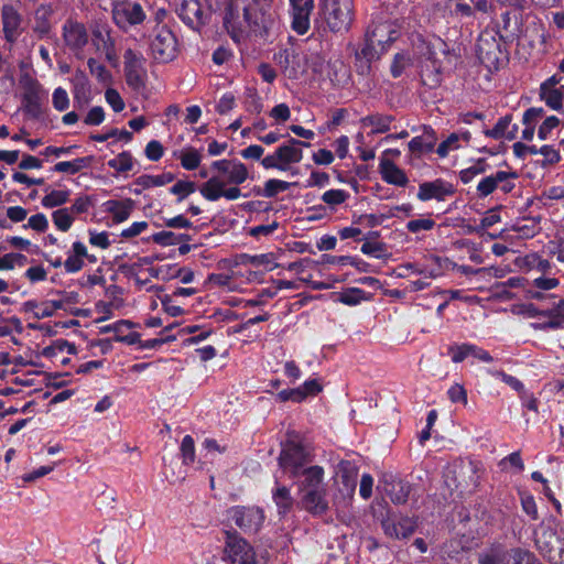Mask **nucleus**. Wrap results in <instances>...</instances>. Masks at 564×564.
<instances>
[{
  "mask_svg": "<svg viewBox=\"0 0 564 564\" xmlns=\"http://www.w3.org/2000/svg\"><path fill=\"white\" fill-rule=\"evenodd\" d=\"M506 564H542L535 554L527 549L512 547Z\"/></svg>",
  "mask_w": 564,
  "mask_h": 564,
  "instance_id": "43",
  "label": "nucleus"
},
{
  "mask_svg": "<svg viewBox=\"0 0 564 564\" xmlns=\"http://www.w3.org/2000/svg\"><path fill=\"white\" fill-rule=\"evenodd\" d=\"M224 187L225 183L219 177L213 176L199 187V192L205 199L216 202L221 197Z\"/></svg>",
  "mask_w": 564,
  "mask_h": 564,
  "instance_id": "41",
  "label": "nucleus"
},
{
  "mask_svg": "<svg viewBox=\"0 0 564 564\" xmlns=\"http://www.w3.org/2000/svg\"><path fill=\"white\" fill-rule=\"evenodd\" d=\"M325 470L319 465L307 466L299 473L297 487L300 492L325 488Z\"/></svg>",
  "mask_w": 564,
  "mask_h": 564,
  "instance_id": "26",
  "label": "nucleus"
},
{
  "mask_svg": "<svg viewBox=\"0 0 564 564\" xmlns=\"http://www.w3.org/2000/svg\"><path fill=\"white\" fill-rule=\"evenodd\" d=\"M455 194V187L452 183L443 178H436L431 182L421 183L416 197L421 202L436 199L438 202L445 200L446 197Z\"/></svg>",
  "mask_w": 564,
  "mask_h": 564,
  "instance_id": "18",
  "label": "nucleus"
},
{
  "mask_svg": "<svg viewBox=\"0 0 564 564\" xmlns=\"http://www.w3.org/2000/svg\"><path fill=\"white\" fill-rule=\"evenodd\" d=\"M147 14L139 2L121 1L112 8L113 23L122 31L142 24Z\"/></svg>",
  "mask_w": 564,
  "mask_h": 564,
  "instance_id": "13",
  "label": "nucleus"
},
{
  "mask_svg": "<svg viewBox=\"0 0 564 564\" xmlns=\"http://www.w3.org/2000/svg\"><path fill=\"white\" fill-rule=\"evenodd\" d=\"M245 109L250 113L259 115L263 110L261 97L253 88H248L245 93Z\"/></svg>",
  "mask_w": 564,
  "mask_h": 564,
  "instance_id": "54",
  "label": "nucleus"
},
{
  "mask_svg": "<svg viewBox=\"0 0 564 564\" xmlns=\"http://www.w3.org/2000/svg\"><path fill=\"white\" fill-rule=\"evenodd\" d=\"M301 505L313 517L325 514L329 510L326 487L302 492Z\"/></svg>",
  "mask_w": 564,
  "mask_h": 564,
  "instance_id": "22",
  "label": "nucleus"
},
{
  "mask_svg": "<svg viewBox=\"0 0 564 564\" xmlns=\"http://www.w3.org/2000/svg\"><path fill=\"white\" fill-rule=\"evenodd\" d=\"M1 22L4 40L8 43H14L21 33V13L12 4H3L1 8Z\"/></svg>",
  "mask_w": 564,
  "mask_h": 564,
  "instance_id": "23",
  "label": "nucleus"
},
{
  "mask_svg": "<svg viewBox=\"0 0 564 564\" xmlns=\"http://www.w3.org/2000/svg\"><path fill=\"white\" fill-rule=\"evenodd\" d=\"M224 534V562L228 564H258L254 547L237 530H225Z\"/></svg>",
  "mask_w": 564,
  "mask_h": 564,
  "instance_id": "8",
  "label": "nucleus"
},
{
  "mask_svg": "<svg viewBox=\"0 0 564 564\" xmlns=\"http://www.w3.org/2000/svg\"><path fill=\"white\" fill-rule=\"evenodd\" d=\"M509 550L501 544H494L478 554V564H506Z\"/></svg>",
  "mask_w": 564,
  "mask_h": 564,
  "instance_id": "37",
  "label": "nucleus"
},
{
  "mask_svg": "<svg viewBox=\"0 0 564 564\" xmlns=\"http://www.w3.org/2000/svg\"><path fill=\"white\" fill-rule=\"evenodd\" d=\"M340 479V491L347 494L348 497H352L357 487V470L344 468L339 474Z\"/></svg>",
  "mask_w": 564,
  "mask_h": 564,
  "instance_id": "47",
  "label": "nucleus"
},
{
  "mask_svg": "<svg viewBox=\"0 0 564 564\" xmlns=\"http://www.w3.org/2000/svg\"><path fill=\"white\" fill-rule=\"evenodd\" d=\"M94 162L93 155L76 158L72 161H61L53 166V171L57 173L77 174L84 169L91 166Z\"/></svg>",
  "mask_w": 564,
  "mask_h": 564,
  "instance_id": "36",
  "label": "nucleus"
},
{
  "mask_svg": "<svg viewBox=\"0 0 564 564\" xmlns=\"http://www.w3.org/2000/svg\"><path fill=\"white\" fill-rule=\"evenodd\" d=\"M444 66L443 62L437 58L433 47L427 46L425 58L421 64L420 77L423 86L435 89L443 82Z\"/></svg>",
  "mask_w": 564,
  "mask_h": 564,
  "instance_id": "16",
  "label": "nucleus"
},
{
  "mask_svg": "<svg viewBox=\"0 0 564 564\" xmlns=\"http://www.w3.org/2000/svg\"><path fill=\"white\" fill-rule=\"evenodd\" d=\"M360 251L376 259H382L387 252V246L384 242L367 240L362 243Z\"/></svg>",
  "mask_w": 564,
  "mask_h": 564,
  "instance_id": "58",
  "label": "nucleus"
},
{
  "mask_svg": "<svg viewBox=\"0 0 564 564\" xmlns=\"http://www.w3.org/2000/svg\"><path fill=\"white\" fill-rule=\"evenodd\" d=\"M517 172L497 171L495 174L484 177L477 185V195L484 198L492 194L500 183L509 178H517Z\"/></svg>",
  "mask_w": 564,
  "mask_h": 564,
  "instance_id": "30",
  "label": "nucleus"
},
{
  "mask_svg": "<svg viewBox=\"0 0 564 564\" xmlns=\"http://www.w3.org/2000/svg\"><path fill=\"white\" fill-rule=\"evenodd\" d=\"M197 189L196 183L193 181L178 180L174 185L169 188V192L177 196V203L183 202L191 194Z\"/></svg>",
  "mask_w": 564,
  "mask_h": 564,
  "instance_id": "48",
  "label": "nucleus"
},
{
  "mask_svg": "<svg viewBox=\"0 0 564 564\" xmlns=\"http://www.w3.org/2000/svg\"><path fill=\"white\" fill-rule=\"evenodd\" d=\"M272 500L275 503L278 514L281 518H284L293 509L294 499L291 495L290 488L279 485L278 481H275V487L272 489Z\"/></svg>",
  "mask_w": 564,
  "mask_h": 564,
  "instance_id": "32",
  "label": "nucleus"
},
{
  "mask_svg": "<svg viewBox=\"0 0 564 564\" xmlns=\"http://www.w3.org/2000/svg\"><path fill=\"white\" fill-rule=\"evenodd\" d=\"M319 10L328 29L346 32L354 21V0H319Z\"/></svg>",
  "mask_w": 564,
  "mask_h": 564,
  "instance_id": "5",
  "label": "nucleus"
},
{
  "mask_svg": "<svg viewBox=\"0 0 564 564\" xmlns=\"http://www.w3.org/2000/svg\"><path fill=\"white\" fill-rule=\"evenodd\" d=\"M108 166L118 173H126L133 167V156L129 151H122L116 158L108 161Z\"/></svg>",
  "mask_w": 564,
  "mask_h": 564,
  "instance_id": "49",
  "label": "nucleus"
},
{
  "mask_svg": "<svg viewBox=\"0 0 564 564\" xmlns=\"http://www.w3.org/2000/svg\"><path fill=\"white\" fill-rule=\"evenodd\" d=\"M175 12L180 20L193 31L199 32L209 22L199 0H175Z\"/></svg>",
  "mask_w": 564,
  "mask_h": 564,
  "instance_id": "14",
  "label": "nucleus"
},
{
  "mask_svg": "<svg viewBox=\"0 0 564 564\" xmlns=\"http://www.w3.org/2000/svg\"><path fill=\"white\" fill-rule=\"evenodd\" d=\"M180 453L182 463L185 466H191L195 463V442L191 435H185L181 442Z\"/></svg>",
  "mask_w": 564,
  "mask_h": 564,
  "instance_id": "50",
  "label": "nucleus"
},
{
  "mask_svg": "<svg viewBox=\"0 0 564 564\" xmlns=\"http://www.w3.org/2000/svg\"><path fill=\"white\" fill-rule=\"evenodd\" d=\"M145 58L142 53L127 48L123 53V72L127 85L135 93L142 94L147 88Z\"/></svg>",
  "mask_w": 564,
  "mask_h": 564,
  "instance_id": "10",
  "label": "nucleus"
},
{
  "mask_svg": "<svg viewBox=\"0 0 564 564\" xmlns=\"http://www.w3.org/2000/svg\"><path fill=\"white\" fill-rule=\"evenodd\" d=\"M335 295H337L336 302L347 306L359 305L362 301L369 299L366 291L359 288H348L340 293H335Z\"/></svg>",
  "mask_w": 564,
  "mask_h": 564,
  "instance_id": "39",
  "label": "nucleus"
},
{
  "mask_svg": "<svg viewBox=\"0 0 564 564\" xmlns=\"http://www.w3.org/2000/svg\"><path fill=\"white\" fill-rule=\"evenodd\" d=\"M154 37L150 43V50L153 58L159 63L172 62L177 56V39L166 25H162L154 31Z\"/></svg>",
  "mask_w": 564,
  "mask_h": 564,
  "instance_id": "11",
  "label": "nucleus"
},
{
  "mask_svg": "<svg viewBox=\"0 0 564 564\" xmlns=\"http://www.w3.org/2000/svg\"><path fill=\"white\" fill-rule=\"evenodd\" d=\"M294 185H297V183H290L278 178H270L264 183L263 189L258 188L256 189V193L257 195H261L267 198H272L275 197L280 192H284Z\"/></svg>",
  "mask_w": 564,
  "mask_h": 564,
  "instance_id": "42",
  "label": "nucleus"
},
{
  "mask_svg": "<svg viewBox=\"0 0 564 564\" xmlns=\"http://www.w3.org/2000/svg\"><path fill=\"white\" fill-rule=\"evenodd\" d=\"M311 147L310 142L290 137L288 142L281 144L272 154H268L261 160V165L265 170L275 169L285 172L291 164L300 163L303 159L302 148Z\"/></svg>",
  "mask_w": 564,
  "mask_h": 564,
  "instance_id": "6",
  "label": "nucleus"
},
{
  "mask_svg": "<svg viewBox=\"0 0 564 564\" xmlns=\"http://www.w3.org/2000/svg\"><path fill=\"white\" fill-rule=\"evenodd\" d=\"M453 6L451 9L452 17L459 19H475L476 13L488 14L492 10V4L489 0H448Z\"/></svg>",
  "mask_w": 564,
  "mask_h": 564,
  "instance_id": "21",
  "label": "nucleus"
},
{
  "mask_svg": "<svg viewBox=\"0 0 564 564\" xmlns=\"http://www.w3.org/2000/svg\"><path fill=\"white\" fill-rule=\"evenodd\" d=\"M226 516L245 534L258 533L265 520L264 510L258 506H232L226 510Z\"/></svg>",
  "mask_w": 564,
  "mask_h": 564,
  "instance_id": "9",
  "label": "nucleus"
},
{
  "mask_svg": "<svg viewBox=\"0 0 564 564\" xmlns=\"http://www.w3.org/2000/svg\"><path fill=\"white\" fill-rule=\"evenodd\" d=\"M55 13V8L52 3L40 4L34 12L33 32L39 39L47 37L52 31L51 19Z\"/></svg>",
  "mask_w": 564,
  "mask_h": 564,
  "instance_id": "28",
  "label": "nucleus"
},
{
  "mask_svg": "<svg viewBox=\"0 0 564 564\" xmlns=\"http://www.w3.org/2000/svg\"><path fill=\"white\" fill-rule=\"evenodd\" d=\"M557 520L550 517L534 530V545L551 564H564V530L557 532Z\"/></svg>",
  "mask_w": 564,
  "mask_h": 564,
  "instance_id": "1",
  "label": "nucleus"
},
{
  "mask_svg": "<svg viewBox=\"0 0 564 564\" xmlns=\"http://www.w3.org/2000/svg\"><path fill=\"white\" fill-rule=\"evenodd\" d=\"M102 207L112 216L115 224H121L130 217L134 208V200L132 198L109 199L102 204Z\"/></svg>",
  "mask_w": 564,
  "mask_h": 564,
  "instance_id": "29",
  "label": "nucleus"
},
{
  "mask_svg": "<svg viewBox=\"0 0 564 564\" xmlns=\"http://www.w3.org/2000/svg\"><path fill=\"white\" fill-rule=\"evenodd\" d=\"M274 254L269 253H261V254H241V263L242 264H251L253 267H264L268 271H272L278 267L276 263H274Z\"/></svg>",
  "mask_w": 564,
  "mask_h": 564,
  "instance_id": "44",
  "label": "nucleus"
},
{
  "mask_svg": "<svg viewBox=\"0 0 564 564\" xmlns=\"http://www.w3.org/2000/svg\"><path fill=\"white\" fill-rule=\"evenodd\" d=\"M65 45L72 51H80L88 43V33L84 23L67 19L62 28Z\"/></svg>",
  "mask_w": 564,
  "mask_h": 564,
  "instance_id": "19",
  "label": "nucleus"
},
{
  "mask_svg": "<svg viewBox=\"0 0 564 564\" xmlns=\"http://www.w3.org/2000/svg\"><path fill=\"white\" fill-rule=\"evenodd\" d=\"M501 220L500 215L497 213V209H490L485 217L481 218L479 226L475 228H469L468 232H476L478 235H482L487 228L492 227Z\"/></svg>",
  "mask_w": 564,
  "mask_h": 564,
  "instance_id": "59",
  "label": "nucleus"
},
{
  "mask_svg": "<svg viewBox=\"0 0 564 564\" xmlns=\"http://www.w3.org/2000/svg\"><path fill=\"white\" fill-rule=\"evenodd\" d=\"M52 220L59 231L66 232L73 226L74 216L67 207H63L52 213Z\"/></svg>",
  "mask_w": 564,
  "mask_h": 564,
  "instance_id": "46",
  "label": "nucleus"
},
{
  "mask_svg": "<svg viewBox=\"0 0 564 564\" xmlns=\"http://www.w3.org/2000/svg\"><path fill=\"white\" fill-rule=\"evenodd\" d=\"M540 97L552 110H562L564 95L560 89L540 90Z\"/></svg>",
  "mask_w": 564,
  "mask_h": 564,
  "instance_id": "53",
  "label": "nucleus"
},
{
  "mask_svg": "<svg viewBox=\"0 0 564 564\" xmlns=\"http://www.w3.org/2000/svg\"><path fill=\"white\" fill-rule=\"evenodd\" d=\"M379 173L387 184L405 187L409 183L406 173L388 158L380 159Z\"/></svg>",
  "mask_w": 564,
  "mask_h": 564,
  "instance_id": "27",
  "label": "nucleus"
},
{
  "mask_svg": "<svg viewBox=\"0 0 564 564\" xmlns=\"http://www.w3.org/2000/svg\"><path fill=\"white\" fill-rule=\"evenodd\" d=\"M93 39L96 43H101L106 51L113 50L115 42L111 39L110 31L106 28H96L93 30Z\"/></svg>",
  "mask_w": 564,
  "mask_h": 564,
  "instance_id": "63",
  "label": "nucleus"
},
{
  "mask_svg": "<svg viewBox=\"0 0 564 564\" xmlns=\"http://www.w3.org/2000/svg\"><path fill=\"white\" fill-rule=\"evenodd\" d=\"M52 104L57 111L62 112L68 109L69 98L66 89L63 87L55 88L52 95Z\"/></svg>",
  "mask_w": 564,
  "mask_h": 564,
  "instance_id": "62",
  "label": "nucleus"
},
{
  "mask_svg": "<svg viewBox=\"0 0 564 564\" xmlns=\"http://www.w3.org/2000/svg\"><path fill=\"white\" fill-rule=\"evenodd\" d=\"M471 343H463V344H453L447 348V354L451 357L452 361L455 364L463 362L466 358L469 357Z\"/></svg>",
  "mask_w": 564,
  "mask_h": 564,
  "instance_id": "55",
  "label": "nucleus"
},
{
  "mask_svg": "<svg viewBox=\"0 0 564 564\" xmlns=\"http://www.w3.org/2000/svg\"><path fill=\"white\" fill-rule=\"evenodd\" d=\"M95 197L91 195H80L76 197L70 207H67L73 215L88 213L89 208L95 205Z\"/></svg>",
  "mask_w": 564,
  "mask_h": 564,
  "instance_id": "57",
  "label": "nucleus"
},
{
  "mask_svg": "<svg viewBox=\"0 0 564 564\" xmlns=\"http://www.w3.org/2000/svg\"><path fill=\"white\" fill-rule=\"evenodd\" d=\"M503 39L495 30H485L477 40V56L489 69H499L508 62V51Z\"/></svg>",
  "mask_w": 564,
  "mask_h": 564,
  "instance_id": "3",
  "label": "nucleus"
},
{
  "mask_svg": "<svg viewBox=\"0 0 564 564\" xmlns=\"http://www.w3.org/2000/svg\"><path fill=\"white\" fill-rule=\"evenodd\" d=\"M242 11L245 12L246 28L257 37H269L275 25L271 3L249 1L243 4Z\"/></svg>",
  "mask_w": 564,
  "mask_h": 564,
  "instance_id": "7",
  "label": "nucleus"
},
{
  "mask_svg": "<svg viewBox=\"0 0 564 564\" xmlns=\"http://www.w3.org/2000/svg\"><path fill=\"white\" fill-rule=\"evenodd\" d=\"M231 164L232 167L229 171L228 183L240 185L246 182L249 176L248 169L239 161L231 162Z\"/></svg>",
  "mask_w": 564,
  "mask_h": 564,
  "instance_id": "56",
  "label": "nucleus"
},
{
  "mask_svg": "<svg viewBox=\"0 0 564 564\" xmlns=\"http://www.w3.org/2000/svg\"><path fill=\"white\" fill-rule=\"evenodd\" d=\"M496 32L500 35V39H503V43L512 42L520 32L518 17H516V20L512 23L510 12L501 13L498 30Z\"/></svg>",
  "mask_w": 564,
  "mask_h": 564,
  "instance_id": "38",
  "label": "nucleus"
},
{
  "mask_svg": "<svg viewBox=\"0 0 564 564\" xmlns=\"http://www.w3.org/2000/svg\"><path fill=\"white\" fill-rule=\"evenodd\" d=\"M208 10L219 14L223 26L235 43L245 37L246 20L240 0H206Z\"/></svg>",
  "mask_w": 564,
  "mask_h": 564,
  "instance_id": "2",
  "label": "nucleus"
},
{
  "mask_svg": "<svg viewBox=\"0 0 564 564\" xmlns=\"http://www.w3.org/2000/svg\"><path fill=\"white\" fill-rule=\"evenodd\" d=\"M181 166L187 171L196 170L202 162V155L198 150L195 148H188L184 152H182L181 156Z\"/></svg>",
  "mask_w": 564,
  "mask_h": 564,
  "instance_id": "52",
  "label": "nucleus"
},
{
  "mask_svg": "<svg viewBox=\"0 0 564 564\" xmlns=\"http://www.w3.org/2000/svg\"><path fill=\"white\" fill-rule=\"evenodd\" d=\"M135 326V324L128 319H120L117 321L113 324L105 325L99 328L100 334H108L112 333L115 334V337H118V335H123L126 330L131 329Z\"/></svg>",
  "mask_w": 564,
  "mask_h": 564,
  "instance_id": "61",
  "label": "nucleus"
},
{
  "mask_svg": "<svg viewBox=\"0 0 564 564\" xmlns=\"http://www.w3.org/2000/svg\"><path fill=\"white\" fill-rule=\"evenodd\" d=\"M365 36L368 37L369 42L376 43L378 47L387 52L390 45L398 39V31L384 22L369 25Z\"/></svg>",
  "mask_w": 564,
  "mask_h": 564,
  "instance_id": "25",
  "label": "nucleus"
},
{
  "mask_svg": "<svg viewBox=\"0 0 564 564\" xmlns=\"http://www.w3.org/2000/svg\"><path fill=\"white\" fill-rule=\"evenodd\" d=\"M512 115L508 113L497 121V123L491 129H485L482 132L487 138H491L495 140H500L507 137L508 128L512 122Z\"/></svg>",
  "mask_w": 564,
  "mask_h": 564,
  "instance_id": "45",
  "label": "nucleus"
},
{
  "mask_svg": "<svg viewBox=\"0 0 564 564\" xmlns=\"http://www.w3.org/2000/svg\"><path fill=\"white\" fill-rule=\"evenodd\" d=\"M69 199V191L53 189L42 198V206L54 208L64 205Z\"/></svg>",
  "mask_w": 564,
  "mask_h": 564,
  "instance_id": "51",
  "label": "nucleus"
},
{
  "mask_svg": "<svg viewBox=\"0 0 564 564\" xmlns=\"http://www.w3.org/2000/svg\"><path fill=\"white\" fill-rule=\"evenodd\" d=\"M466 474H470V482L475 484L476 468L473 463H468L467 465L463 463L453 465L447 470L446 478L448 479L449 476L453 475L452 480L455 484V487L466 488L468 486V482L464 478Z\"/></svg>",
  "mask_w": 564,
  "mask_h": 564,
  "instance_id": "35",
  "label": "nucleus"
},
{
  "mask_svg": "<svg viewBox=\"0 0 564 564\" xmlns=\"http://www.w3.org/2000/svg\"><path fill=\"white\" fill-rule=\"evenodd\" d=\"M45 98L46 93L43 90L42 85L36 79H29L23 84V93L21 95L23 113L32 120L41 119L44 113L43 102Z\"/></svg>",
  "mask_w": 564,
  "mask_h": 564,
  "instance_id": "12",
  "label": "nucleus"
},
{
  "mask_svg": "<svg viewBox=\"0 0 564 564\" xmlns=\"http://www.w3.org/2000/svg\"><path fill=\"white\" fill-rule=\"evenodd\" d=\"M380 486L383 492L395 505L405 503L412 489L409 481L403 480L393 474H384L380 479Z\"/></svg>",
  "mask_w": 564,
  "mask_h": 564,
  "instance_id": "17",
  "label": "nucleus"
},
{
  "mask_svg": "<svg viewBox=\"0 0 564 564\" xmlns=\"http://www.w3.org/2000/svg\"><path fill=\"white\" fill-rule=\"evenodd\" d=\"M545 317L547 321L541 323H533L532 327L535 330H550L560 329L564 327V299H561L553 308L545 310Z\"/></svg>",
  "mask_w": 564,
  "mask_h": 564,
  "instance_id": "31",
  "label": "nucleus"
},
{
  "mask_svg": "<svg viewBox=\"0 0 564 564\" xmlns=\"http://www.w3.org/2000/svg\"><path fill=\"white\" fill-rule=\"evenodd\" d=\"M349 196L345 189H328L322 195V200L329 206H337L344 204Z\"/></svg>",
  "mask_w": 564,
  "mask_h": 564,
  "instance_id": "60",
  "label": "nucleus"
},
{
  "mask_svg": "<svg viewBox=\"0 0 564 564\" xmlns=\"http://www.w3.org/2000/svg\"><path fill=\"white\" fill-rule=\"evenodd\" d=\"M398 535L397 539H408L416 530V522L409 517L401 518L397 522Z\"/></svg>",
  "mask_w": 564,
  "mask_h": 564,
  "instance_id": "64",
  "label": "nucleus"
},
{
  "mask_svg": "<svg viewBox=\"0 0 564 564\" xmlns=\"http://www.w3.org/2000/svg\"><path fill=\"white\" fill-rule=\"evenodd\" d=\"M315 0H289L290 26L299 35H304L311 28V15Z\"/></svg>",
  "mask_w": 564,
  "mask_h": 564,
  "instance_id": "15",
  "label": "nucleus"
},
{
  "mask_svg": "<svg viewBox=\"0 0 564 564\" xmlns=\"http://www.w3.org/2000/svg\"><path fill=\"white\" fill-rule=\"evenodd\" d=\"M530 285V281L524 276H511L507 281L497 284L496 289H514L522 288L527 292V296L529 299L542 300L544 297L543 293L536 290L527 289Z\"/></svg>",
  "mask_w": 564,
  "mask_h": 564,
  "instance_id": "40",
  "label": "nucleus"
},
{
  "mask_svg": "<svg viewBox=\"0 0 564 564\" xmlns=\"http://www.w3.org/2000/svg\"><path fill=\"white\" fill-rule=\"evenodd\" d=\"M312 459V454L301 441L288 438L282 444L278 464L290 479H297L299 473L306 468Z\"/></svg>",
  "mask_w": 564,
  "mask_h": 564,
  "instance_id": "4",
  "label": "nucleus"
},
{
  "mask_svg": "<svg viewBox=\"0 0 564 564\" xmlns=\"http://www.w3.org/2000/svg\"><path fill=\"white\" fill-rule=\"evenodd\" d=\"M422 130V134L412 138L408 143L409 151L417 159L433 152L437 143V134L431 126L424 124Z\"/></svg>",
  "mask_w": 564,
  "mask_h": 564,
  "instance_id": "24",
  "label": "nucleus"
},
{
  "mask_svg": "<svg viewBox=\"0 0 564 564\" xmlns=\"http://www.w3.org/2000/svg\"><path fill=\"white\" fill-rule=\"evenodd\" d=\"M394 116L383 113H370L360 119L362 127H372L370 134L386 133L391 129V123L394 121Z\"/></svg>",
  "mask_w": 564,
  "mask_h": 564,
  "instance_id": "33",
  "label": "nucleus"
},
{
  "mask_svg": "<svg viewBox=\"0 0 564 564\" xmlns=\"http://www.w3.org/2000/svg\"><path fill=\"white\" fill-rule=\"evenodd\" d=\"M73 96L78 102L88 104L90 100V84L86 73L77 69L72 78Z\"/></svg>",
  "mask_w": 564,
  "mask_h": 564,
  "instance_id": "34",
  "label": "nucleus"
},
{
  "mask_svg": "<svg viewBox=\"0 0 564 564\" xmlns=\"http://www.w3.org/2000/svg\"><path fill=\"white\" fill-rule=\"evenodd\" d=\"M386 52L377 46L376 43L369 42L365 36L360 48L355 52V67L359 75H368L371 70V63L379 59Z\"/></svg>",
  "mask_w": 564,
  "mask_h": 564,
  "instance_id": "20",
  "label": "nucleus"
}]
</instances>
